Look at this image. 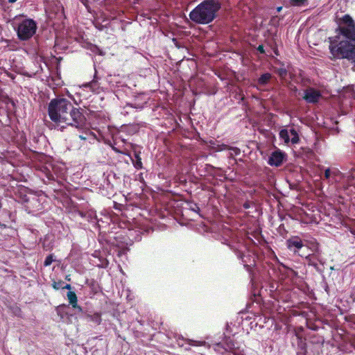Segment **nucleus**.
<instances>
[{"label": "nucleus", "mask_w": 355, "mask_h": 355, "mask_svg": "<svg viewBox=\"0 0 355 355\" xmlns=\"http://www.w3.org/2000/svg\"><path fill=\"white\" fill-rule=\"evenodd\" d=\"M50 119L58 125L65 124L83 129L85 125V117L78 108L64 98L52 99L49 104Z\"/></svg>", "instance_id": "obj_1"}, {"label": "nucleus", "mask_w": 355, "mask_h": 355, "mask_svg": "<svg viewBox=\"0 0 355 355\" xmlns=\"http://www.w3.org/2000/svg\"><path fill=\"white\" fill-rule=\"evenodd\" d=\"M221 8L219 0H204L189 13L190 19L198 24L211 23Z\"/></svg>", "instance_id": "obj_2"}, {"label": "nucleus", "mask_w": 355, "mask_h": 355, "mask_svg": "<svg viewBox=\"0 0 355 355\" xmlns=\"http://www.w3.org/2000/svg\"><path fill=\"white\" fill-rule=\"evenodd\" d=\"M329 40V50L334 58L355 60V37H346L340 33Z\"/></svg>", "instance_id": "obj_3"}, {"label": "nucleus", "mask_w": 355, "mask_h": 355, "mask_svg": "<svg viewBox=\"0 0 355 355\" xmlns=\"http://www.w3.org/2000/svg\"><path fill=\"white\" fill-rule=\"evenodd\" d=\"M15 29L19 40H27L35 33L37 24L31 19H24L17 24Z\"/></svg>", "instance_id": "obj_4"}, {"label": "nucleus", "mask_w": 355, "mask_h": 355, "mask_svg": "<svg viewBox=\"0 0 355 355\" xmlns=\"http://www.w3.org/2000/svg\"><path fill=\"white\" fill-rule=\"evenodd\" d=\"M279 137L285 144H287L289 142H291L293 144H295L299 142L298 134L293 128L290 130L286 128L281 130L279 132Z\"/></svg>", "instance_id": "obj_5"}, {"label": "nucleus", "mask_w": 355, "mask_h": 355, "mask_svg": "<svg viewBox=\"0 0 355 355\" xmlns=\"http://www.w3.org/2000/svg\"><path fill=\"white\" fill-rule=\"evenodd\" d=\"M303 99L308 103H316L322 98L320 91L313 88L308 87L304 91Z\"/></svg>", "instance_id": "obj_6"}, {"label": "nucleus", "mask_w": 355, "mask_h": 355, "mask_svg": "<svg viewBox=\"0 0 355 355\" xmlns=\"http://www.w3.org/2000/svg\"><path fill=\"white\" fill-rule=\"evenodd\" d=\"M284 153L280 150H275L269 157L268 164L270 166H279L284 160Z\"/></svg>", "instance_id": "obj_7"}, {"label": "nucleus", "mask_w": 355, "mask_h": 355, "mask_svg": "<svg viewBox=\"0 0 355 355\" xmlns=\"http://www.w3.org/2000/svg\"><path fill=\"white\" fill-rule=\"evenodd\" d=\"M345 178V173H342L337 168H332V178L331 184L342 183L343 180Z\"/></svg>", "instance_id": "obj_8"}, {"label": "nucleus", "mask_w": 355, "mask_h": 355, "mask_svg": "<svg viewBox=\"0 0 355 355\" xmlns=\"http://www.w3.org/2000/svg\"><path fill=\"white\" fill-rule=\"evenodd\" d=\"M287 246L290 250H293V248L300 250L303 247V244L300 239L294 237L287 241Z\"/></svg>", "instance_id": "obj_9"}, {"label": "nucleus", "mask_w": 355, "mask_h": 355, "mask_svg": "<svg viewBox=\"0 0 355 355\" xmlns=\"http://www.w3.org/2000/svg\"><path fill=\"white\" fill-rule=\"evenodd\" d=\"M68 300L73 308L78 309L79 312L82 311V309L77 304V296L73 291H69L67 294Z\"/></svg>", "instance_id": "obj_10"}, {"label": "nucleus", "mask_w": 355, "mask_h": 355, "mask_svg": "<svg viewBox=\"0 0 355 355\" xmlns=\"http://www.w3.org/2000/svg\"><path fill=\"white\" fill-rule=\"evenodd\" d=\"M355 182V175L353 172H349L347 174H345V178L343 180V184L344 186H351L353 185Z\"/></svg>", "instance_id": "obj_11"}, {"label": "nucleus", "mask_w": 355, "mask_h": 355, "mask_svg": "<svg viewBox=\"0 0 355 355\" xmlns=\"http://www.w3.org/2000/svg\"><path fill=\"white\" fill-rule=\"evenodd\" d=\"M272 76L269 73L262 74L258 79V84L261 86H264L268 83Z\"/></svg>", "instance_id": "obj_12"}, {"label": "nucleus", "mask_w": 355, "mask_h": 355, "mask_svg": "<svg viewBox=\"0 0 355 355\" xmlns=\"http://www.w3.org/2000/svg\"><path fill=\"white\" fill-rule=\"evenodd\" d=\"M324 177L329 184H331V179L332 178V168H327L324 170Z\"/></svg>", "instance_id": "obj_13"}, {"label": "nucleus", "mask_w": 355, "mask_h": 355, "mask_svg": "<svg viewBox=\"0 0 355 355\" xmlns=\"http://www.w3.org/2000/svg\"><path fill=\"white\" fill-rule=\"evenodd\" d=\"M307 0H290V3L293 6H302L305 5Z\"/></svg>", "instance_id": "obj_14"}, {"label": "nucleus", "mask_w": 355, "mask_h": 355, "mask_svg": "<svg viewBox=\"0 0 355 355\" xmlns=\"http://www.w3.org/2000/svg\"><path fill=\"white\" fill-rule=\"evenodd\" d=\"M53 256V254H50L47 256L44 260V266H50L53 261H54Z\"/></svg>", "instance_id": "obj_15"}, {"label": "nucleus", "mask_w": 355, "mask_h": 355, "mask_svg": "<svg viewBox=\"0 0 355 355\" xmlns=\"http://www.w3.org/2000/svg\"><path fill=\"white\" fill-rule=\"evenodd\" d=\"M277 74L282 77L284 78L287 75V71L284 68H279L277 70Z\"/></svg>", "instance_id": "obj_16"}, {"label": "nucleus", "mask_w": 355, "mask_h": 355, "mask_svg": "<svg viewBox=\"0 0 355 355\" xmlns=\"http://www.w3.org/2000/svg\"><path fill=\"white\" fill-rule=\"evenodd\" d=\"M228 149L231 151L230 154L232 156V155H238L241 153L240 149L236 147H230Z\"/></svg>", "instance_id": "obj_17"}, {"label": "nucleus", "mask_w": 355, "mask_h": 355, "mask_svg": "<svg viewBox=\"0 0 355 355\" xmlns=\"http://www.w3.org/2000/svg\"><path fill=\"white\" fill-rule=\"evenodd\" d=\"M287 270V275L291 277H293L294 276H296L297 273L292 269L286 268Z\"/></svg>", "instance_id": "obj_18"}, {"label": "nucleus", "mask_w": 355, "mask_h": 355, "mask_svg": "<svg viewBox=\"0 0 355 355\" xmlns=\"http://www.w3.org/2000/svg\"><path fill=\"white\" fill-rule=\"evenodd\" d=\"M136 158L137 159V161L135 164V167L137 168H141V164H142L141 159L139 157L138 155H136Z\"/></svg>", "instance_id": "obj_19"}, {"label": "nucleus", "mask_w": 355, "mask_h": 355, "mask_svg": "<svg viewBox=\"0 0 355 355\" xmlns=\"http://www.w3.org/2000/svg\"><path fill=\"white\" fill-rule=\"evenodd\" d=\"M63 284H64V283L62 282H58V283L55 282L53 284V288L55 289H59L63 286Z\"/></svg>", "instance_id": "obj_20"}, {"label": "nucleus", "mask_w": 355, "mask_h": 355, "mask_svg": "<svg viewBox=\"0 0 355 355\" xmlns=\"http://www.w3.org/2000/svg\"><path fill=\"white\" fill-rule=\"evenodd\" d=\"M87 85L89 86L91 89L94 91L96 90L95 87L96 85V81L94 80L91 83H88Z\"/></svg>", "instance_id": "obj_21"}, {"label": "nucleus", "mask_w": 355, "mask_h": 355, "mask_svg": "<svg viewBox=\"0 0 355 355\" xmlns=\"http://www.w3.org/2000/svg\"><path fill=\"white\" fill-rule=\"evenodd\" d=\"M89 135H90V133L85 132L83 135H79V138L82 140H86V139H87L88 136H89Z\"/></svg>", "instance_id": "obj_22"}, {"label": "nucleus", "mask_w": 355, "mask_h": 355, "mask_svg": "<svg viewBox=\"0 0 355 355\" xmlns=\"http://www.w3.org/2000/svg\"><path fill=\"white\" fill-rule=\"evenodd\" d=\"M205 342L196 341V340H191V345H201L204 344Z\"/></svg>", "instance_id": "obj_23"}, {"label": "nucleus", "mask_w": 355, "mask_h": 355, "mask_svg": "<svg viewBox=\"0 0 355 355\" xmlns=\"http://www.w3.org/2000/svg\"><path fill=\"white\" fill-rule=\"evenodd\" d=\"M257 51H259L261 53H265V51H264L263 45H259L257 47Z\"/></svg>", "instance_id": "obj_24"}, {"label": "nucleus", "mask_w": 355, "mask_h": 355, "mask_svg": "<svg viewBox=\"0 0 355 355\" xmlns=\"http://www.w3.org/2000/svg\"><path fill=\"white\" fill-rule=\"evenodd\" d=\"M62 288H66V289H71V285L70 284H65L62 287Z\"/></svg>", "instance_id": "obj_25"}, {"label": "nucleus", "mask_w": 355, "mask_h": 355, "mask_svg": "<svg viewBox=\"0 0 355 355\" xmlns=\"http://www.w3.org/2000/svg\"><path fill=\"white\" fill-rule=\"evenodd\" d=\"M282 10V6H279V7H277V12H280L281 10Z\"/></svg>", "instance_id": "obj_26"}, {"label": "nucleus", "mask_w": 355, "mask_h": 355, "mask_svg": "<svg viewBox=\"0 0 355 355\" xmlns=\"http://www.w3.org/2000/svg\"><path fill=\"white\" fill-rule=\"evenodd\" d=\"M9 3H15L17 1V0H8Z\"/></svg>", "instance_id": "obj_27"}, {"label": "nucleus", "mask_w": 355, "mask_h": 355, "mask_svg": "<svg viewBox=\"0 0 355 355\" xmlns=\"http://www.w3.org/2000/svg\"><path fill=\"white\" fill-rule=\"evenodd\" d=\"M238 257L239 259H243L241 254H239Z\"/></svg>", "instance_id": "obj_28"}, {"label": "nucleus", "mask_w": 355, "mask_h": 355, "mask_svg": "<svg viewBox=\"0 0 355 355\" xmlns=\"http://www.w3.org/2000/svg\"><path fill=\"white\" fill-rule=\"evenodd\" d=\"M352 345L354 346V347L355 349V341H354Z\"/></svg>", "instance_id": "obj_29"}]
</instances>
